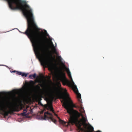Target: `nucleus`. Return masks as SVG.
Wrapping results in <instances>:
<instances>
[{"instance_id":"1","label":"nucleus","mask_w":132,"mask_h":132,"mask_svg":"<svg viewBox=\"0 0 132 132\" xmlns=\"http://www.w3.org/2000/svg\"><path fill=\"white\" fill-rule=\"evenodd\" d=\"M69 95L67 93L63 94H60L57 91L56 92L55 94H52L51 96L53 99L56 98V99L59 98L63 100L62 102H63V106L67 110V112L70 116V119H71L75 116H79V112L76 110L73 109L74 108L77 109L79 108V106H76L74 104L72 101L70 102L68 100Z\"/></svg>"},{"instance_id":"2","label":"nucleus","mask_w":132,"mask_h":132,"mask_svg":"<svg viewBox=\"0 0 132 132\" xmlns=\"http://www.w3.org/2000/svg\"><path fill=\"white\" fill-rule=\"evenodd\" d=\"M19 93V90H17L9 92V114L19 111L18 103L20 101V98L16 95Z\"/></svg>"},{"instance_id":"3","label":"nucleus","mask_w":132,"mask_h":132,"mask_svg":"<svg viewBox=\"0 0 132 132\" xmlns=\"http://www.w3.org/2000/svg\"><path fill=\"white\" fill-rule=\"evenodd\" d=\"M78 115L79 116H75L71 119H70L69 122L72 124H75L78 129L82 131H84V129L81 127L82 124L81 123V121L79 120V118L80 116L82 117V119L81 121H82L83 123H86L87 120V119L86 118L84 117L82 114L80 113L79 112Z\"/></svg>"},{"instance_id":"4","label":"nucleus","mask_w":132,"mask_h":132,"mask_svg":"<svg viewBox=\"0 0 132 132\" xmlns=\"http://www.w3.org/2000/svg\"><path fill=\"white\" fill-rule=\"evenodd\" d=\"M8 91H0V105L5 111L8 109Z\"/></svg>"},{"instance_id":"5","label":"nucleus","mask_w":132,"mask_h":132,"mask_svg":"<svg viewBox=\"0 0 132 132\" xmlns=\"http://www.w3.org/2000/svg\"><path fill=\"white\" fill-rule=\"evenodd\" d=\"M59 80L61 81L64 85H67L70 86V84L69 81L66 78L65 73L62 71L61 72L60 75L58 77Z\"/></svg>"},{"instance_id":"6","label":"nucleus","mask_w":132,"mask_h":132,"mask_svg":"<svg viewBox=\"0 0 132 132\" xmlns=\"http://www.w3.org/2000/svg\"><path fill=\"white\" fill-rule=\"evenodd\" d=\"M36 87L40 91L39 94V96L40 97H42L43 96L46 97L48 95V92L46 89L44 88L43 90L41 89L39 85H37Z\"/></svg>"},{"instance_id":"7","label":"nucleus","mask_w":132,"mask_h":132,"mask_svg":"<svg viewBox=\"0 0 132 132\" xmlns=\"http://www.w3.org/2000/svg\"><path fill=\"white\" fill-rule=\"evenodd\" d=\"M53 115L52 113L48 112H46L44 113V119L46 120L47 119H50L51 120L55 123H56L57 121L55 119L53 118Z\"/></svg>"},{"instance_id":"8","label":"nucleus","mask_w":132,"mask_h":132,"mask_svg":"<svg viewBox=\"0 0 132 132\" xmlns=\"http://www.w3.org/2000/svg\"><path fill=\"white\" fill-rule=\"evenodd\" d=\"M45 107L47 110H50L52 112L54 113L53 108L52 104L48 105H45Z\"/></svg>"},{"instance_id":"9","label":"nucleus","mask_w":132,"mask_h":132,"mask_svg":"<svg viewBox=\"0 0 132 132\" xmlns=\"http://www.w3.org/2000/svg\"><path fill=\"white\" fill-rule=\"evenodd\" d=\"M79 106V108H78V109H79V111L80 112V113L82 114V113L85 112V110L84 109V107L82 106V105L81 104H80V106Z\"/></svg>"},{"instance_id":"10","label":"nucleus","mask_w":132,"mask_h":132,"mask_svg":"<svg viewBox=\"0 0 132 132\" xmlns=\"http://www.w3.org/2000/svg\"><path fill=\"white\" fill-rule=\"evenodd\" d=\"M16 74H18L19 75H21L22 76L26 77L27 76V74L24 73H23L20 72L16 71Z\"/></svg>"},{"instance_id":"11","label":"nucleus","mask_w":132,"mask_h":132,"mask_svg":"<svg viewBox=\"0 0 132 132\" xmlns=\"http://www.w3.org/2000/svg\"><path fill=\"white\" fill-rule=\"evenodd\" d=\"M51 44L52 45V46L53 47V52L56 54H57V53L56 51V49L55 47H54V45L53 44V43L52 42H51Z\"/></svg>"},{"instance_id":"12","label":"nucleus","mask_w":132,"mask_h":132,"mask_svg":"<svg viewBox=\"0 0 132 132\" xmlns=\"http://www.w3.org/2000/svg\"><path fill=\"white\" fill-rule=\"evenodd\" d=\"M36 75L35 73L34 74L32 75H30L29 76V77L31 79H33V78L32 77H33L34 78H35L36 77Z\"/></svg>"},{"instance_id":"13","label":"nucleus","mask_w":132,"mask_h":132,"mask_svg":"<svg viewBox=\"0 0 132 132\" xmlns=\"http://www.w3.org/2000/svg\"><path fill=\"white\" fill-rule=\"evenodd\" d=\"M77 98L78 99L79 101L81 102V100H80V99H81V94L79 93L78 92V93L77 94Z\"/></svg>"},{"instance_id":"14","label":"nucleus","mask_w":132,"mask_h":132,"mask_svg":"<svg viewBox=\"0 0 132 132\" xmlns=\"http://www.w3.org/2000/svg\"><path fill=\"white\" fill-rule=\"evenodd\" d=\"M23 111L24 112L21 113L22 115L23 116H27V114L26 113L27 112V110H24Z\"/></svg>"},{"instance_id":"15","label":"nucleus","mask_w":132,"mask_h":132,"mask_svg":"<svg viewBox=\"0 0 132 132\" xmlns=\"http://www.w3.org/2000/svg\"><path fill=\"white\" fill-rule=\"evenodd\" d=\"M59 122L61 123L63 125H65L66 123V122H65L64 121H63L60 119L59 120Z\"/></svg>"},{"instance_id":"16","label":"nucleus","mask_w":132,"mask_h":132,"mask_svg":"<svg viewBox=\"0 0 132 132\" xmlns=\"http://www.w3.org/2000/svg\"><path fill=\"white\" fill-rule=\"evenodd\" d=\"M88 129H89V130H90V131L92 132V131H94V128L93 127L90 126L89 127H88Z\"/></svg>"},{"instance_id":"17","label":"nucleus","mask_w":132,"mask_h":132,"mask_svg":"<svg viewBox=\"0 0 132 132\" xmlns=\"http://www.w3.org/2000/svg\"><path fill=\"white\" fill-rule=\"evenodd\" d=\"M29 83L30 85H34L35 84V83L32 80L30 81L29 82Z\"/></svg>"},{"instance_id":"18","label":"nucleus","mask_w":132,"mask_h":132,"mask_svg":"<svg viewBox=\"0 0 132 132\" xmlns=\"http://www.w3.org/2000/svg\"><path fill=\"white\" fill-rule=\"evenodd\" d=\"M68 76L69 78H71V75L70 73V72L69 71L68 72Z\"/></svg>"},{"instance_id":"19","label":"nucleus","mask_w":132,"mask_h":132,"mask_svg":"<svg viewBox=\"0 0 132 132\" xmlns=\"http://www.w3.org/2000/svg\"><path fill=\"white\" fill-rule=\"evenodd\" d=\"M58 59L60 60H61V57L60 56H58Z\"/></svg>"},{"instance_id":"20","label":"nucleus","mask_w":132,"mask_h":132,"mask_svg":"<svg viewBox=\"0 0 132 132\" xmlns=\"http://www.w3.org/2000/svg\"><path fill=\"white\" fill-rule=\"evenodd\" d=\"M2 65H3L2 66H6L7 68H8V66L7 65H4V64H2Z\"/></svg>"},{"instance_id":"21","label":"nucleus","mask_w":132,"mask_h":132,"mask_svg":"<svg viewBox=\"0 0 132 132\" xmlns=\"http://www.w3.org/2000/svg\"><path fill=\"white\" fill-rule=\"evenodd\" d=\"M4 1H6L7 3L8 4V0H4Z\"/></svg>"},{"instance_id":"22","label":"nucleus","mask_w":132,"mask_h":132,"mask_svg":"<svg viewBox=\"0 0 132 132\" xmlns=\"http://www.w3.org/2000/svg\"><path fill=\"white\" fill-rule=\"evenodd\" d=\"M11 72H16V71H15V70H14V71H10Z\"/></svg>"},{"instance_id":"23","label":"nucleus","mask_w":132,"mask_h":132,"mask_svg":"<svg viewBox=\"0 0 132 132\" xmlns=\"http://www.w3.org/2000/svg\"><path fill=\"white\" fill-rule=\"evenodd\" d=\"M57 83H58V84H59V85H60V86H61V84H60V82H57Z\"/></svg>"},{"instance_id":"24","label":"nucleus","mask_w":132,"mask_h":132,"mask_svg":"<svg viewBox=\"0 0 132 132\" xmlns=\"http://www.w3.org/2000/svg\"><path fill=\"white\" fill-rule=\"evenodd\" d=\"M7 115L8 116V113H7Z\"/></svg>"},{"instance_id":"25","label":"nucleus","mask_w":132,"mask_h":132,"mask_svg":"<svg viewBox=\"0 0 132 132\" xmlns=\"http://www.w3.org/2000/svg\"><path fill=\"white\" fill-rule=\"evenodd\" d=\"M3 65L2 64H0V66H2Z\"/></svg>"},{"instance_id":"26","label":"nucleus","mask_w":132,"mask_h":132,"mask_svg":"<svg viewBox=\"0 0 132 132\" xmlns=\"http://www.w3.org/2000/svg\"><path fill=\"white\" fill-rule=\"evenodd\" d=\"M8 32V31H7L6 32Z\"/></svg>"}]
</instances>
